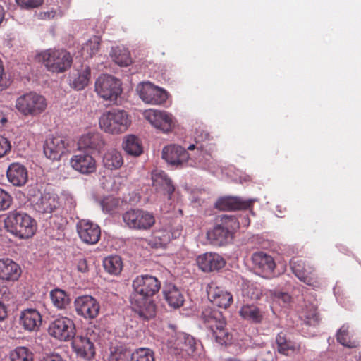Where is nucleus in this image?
<instances>
[{"mask_svg": "<svg viewBox=\"0 0 361 361\" xmlns=\"http://www.w3.org/2000/svg\"><path fill=\"white\" fill-rule=\"evenodd\" d=\"M133 292L130 303L139 317L148 321L156 315V305L152 300L161 288V281L149 274L136 276L132 284Z\"/></svg>", "mask_w": 361, "mask_h": 361, "instance_id": "nucleus-1", "label": "nucleus"}, {"mask_svg": "<svg viewBox=\"0 0 361 361\" xmlns=\"http://www.w3.org/2000/svg\"><path fill=\"white\" fill-rule=\"evenodd\" d=\"M5 226L8 232L20 238L32 237L36 231L35 221L27 214L20 211L8 214Z\"/></svg>", "mask_w": 361, "mask_h": 361, "instance_id": "nucleus-2", "label": "nucleus"}, {"mask_svg": "<svg viewBox=\"0 0 361 361\" xmlns=\"http://www.w3.org/2000/svg\"><path fill=\"white\" fill-rule=\"evenodd\" d=\"M131 120L124 110L113 109L104 112L99 118V124L106 133L118 135L125 133L130 126Z\"/></svg>", "mask_w": 361, "mask_h": 361, "instance_id": "nucleus-3", "label": "nucleus"}, {"mask_svg": "<svg viewBox=\"0 0 361 361\" xmlns=\"http://www.w3.org/2000/svg\"><path fill=\"white\" fill-rule=\"evenodd\" d=\"M48 71L54 73H63L68 69L73 59L69 52L64 49H48L38 56Z\"/></svg>", "mask_w": 361, "mask_h": 361, "instance_id": "nucleus-4", "label": "nucleus"}, {"mask_svg": "<svg viewBox=\"0 0 361 361\" xmlns=\"http://www.w3.org/2000/svg\"><path fill=\"white\" fill-rule=\"evenodd\" d=\"M16 108L24 116H35L46 109V99L40 94L30 92L16 99Z\"/></svg>", "mask_w": 361, "mask_h": 361, "instance_id": "nucleus-5", "label": "nucleus"}, {"mask_svg": "<svg viewBox=\"0 0 361 361\" xmlns=\"http://www.w3.org/2000/svg\"><path fill=\"white\" fill-rule=\"evenodd\" d=\"M123 221L130 229L148 231L155 224L153 213L141 209H131L123 214Z\"/></svg>", "mask_w": 361, "mask_h": 361, "instance_id": "nucleus-6", "label": "nucleus"}, {"mask_svg": "<svg viewBox=\"0 0 361 361\" xmlns=\"http://www.w3.org/2000/svg\"><path fill=\"white\" fill-rule=\"evenodd\" d=\"M95 91L105 100L116 101L122 92L121 83L111 75H102L95 82Z\"/></svg>", "mask_w": 361, "mask_h": 361, "instance_id": "nucleus-7", "label": "nucleus"}, {"mask_svg": "<svg viewBox=\"0 0 361 361\" xmlns=\"http://www.w3.org/2000/svg\"><path fill=\"white\" fill-rule=\"evenodd\" d=\"M49 334L61 341H68L75 335L74 322L67 317H61L54 319L49 326Z\"/></svg>", "mask_w": 361, "mask_h": 361, "instance_id": "nucleus-8", "label": "nucleus"}, {"mask_svg": "<svg viewBox=\"0 0 361 361\" xmlns=\"http://www.w3.org/2000/svg\"><path fill=\"white\" fill-rule=\"evenodd\" d=\"M136 92L145 103L152 105L162 104L168 97L167 92L164 90L149 82L138 84Z\"/></svg>", "mask_w": 361, "mask_h": 361, "instance_id": "nucleus-9", "label": "nucleus"}, {"mask_svg": "<svg viewBox=\"0 0 361 361\" xmlns=\"http://www.w3.org/2000/svg\"><path fill=\"white\" fill-rule=\"evenodd\" d=\"M143 116L153 127L164 133L171 131L175 126L172 114L165 111L150 109L145 110Z\"/></svg>", "mask_w": 361, "mask_h": 361, "instance_id": "nucleus-10", "label": "nucleus"}, {"mask_svg": "<svg viewBox=\"0 0 361 361\" xmlns=\"http://www.w3.org/2000/svg\"><path fill=\"white\" fill-rule=\"evenodd\" d=\"M290 266L293 273L299 280L309 286L316 283L315 269L307 261L293 257L290 261Z\"/></svg>", "mask_w": 361, "mask_h": 361, "instance_id": "nucleus-11", "label": "nucleus"}, {"mask_svg": "<svg viewBox=\"0 0 361 361\" xmlns=\"http://www.w3.org/2000/svg\"><path fill=\"white\" fill-rule=\"evenodd\" d=\"M75 307L78 315L90 319L96 318L100 310L99 303L90 295L77 298L75 300Z\"/></svg>", "mask_w": 361, "mask_h": 361, "instance_id": "nucleus-12", "label": "nucleus"}, {"mask_svg": "<svg viewBox=\"0 0 361 361\" xmlns=\"http://www.w3.org/2000/svg\"><path fill=\"white\" fill-rule=\"evenodd\" d=\"M68 140L63 136H53L46 140L44 152L51 160H59L68 147Z\"/></svg>", "mask_w": 361, "mask_h": 361, "instance_id": "nucleus-13", "label": "nucleus"}, {"mask_svg": "<svg viewBox=\"0 0 361 361\" xmlns=\"http://www.w3.org/2000/svg\"><path fill=\"white\" fill-rule=\"evenodd\" d=\"M71 168L83 175H90L97 171V161L90 154L80 152L71 157L69 161Z\"/></svg>", "mask_w": 361, "mask_h": 361, "instance_id": "nucleus-14", "label": "nucleus"}, {"mask_svg": "<svg viewBox=\"0 0 361 361\" xmlns=\"http://www.w3.org/2000/svg\"><path fill=\"white\" fill-rule=\"evenodd\" d=\"M222 221V224L216 225L212 231L207 232L208 239L215 245H224L231 235L229 227L233 222L235 223V219L232 216H224Z\"/></svg>", "mask_w": 361, "mask_h": 361, "instance_id": "nucleus-15", "label": "nucleus"}, {"mask_svg": "<svg viewBox=\"0 0 361 361\" xmlns=\"http://www.w3.org/2000/svg\"><path fill=\"white\" fill-rule=\"evenodd\" d=\"M162 158L171 166H183L189 159L188 151L178 145H169L162 149Z\"/></svg>", "mask_w": 361, "mask_h": 361, "instance_id": "nucleus-16", "label": "nucleus"}, {"mask_svg": "<svg viewBox=\"0 0 361 361\" xmlns=\"http://www.w3.org/2000/svg\"><path fill=\"white\" fill-rule=\"evenodd\" d=\"M77 232L81 240L88 245L96 244L101 236L100 227L90 221L80 220L77 224Z\"/></svg>", "mask_w": 361, "mask_h": 361, "instance_id": "nucleus-17", "label": "nucleus"}, {"mask_svg": "<svg viewBox=\"0 0 361 361\" xmlns=\"http://www.w3.org/2000/svg\"><path fill=\"white\" fill-rule=\"evenodd\" d=\"M199 318L209 331H213L216 327H221L222 325L226 324L222 312L209 306L202 307Z\"/></svg>", "mask_w": 361, "mask_h": 361, "instance_id": "nucleus-18", "label": "nucleus"}, {"mask_svg": "<svg viewBox=\"0 0 361 361\" xmlns=\"http://www.w3.org/2000/svg\"><path fill=\"white\" fill-rule=\"evenodd\" d=\"M72 340V348L78 356L90 360L95 355L94 343L87 336L75 335Z\"/></svg>", "mask_w": 361, "mask_h": 361, "instance_id": "nucleus-19", "label": "nucleus"}, {"mask_svg": "<svg viewBox=\"0 0 361 361\" xmlns=\"http://www.w3.org/2000/svg\"><path fill=\"white\" fill-rule=\"evenodd\" d=\"M209 300L215 305L226 309L233 302V295L224 288L217 286L214 283L207 287Z\"/></svg>", "mask_w": 361, "mask_h": 361, "instance_id": "nucleus-20", "label": "nucleus"}, {"mask_svg": "<svg viewBox=\"0 0 361 361\" xmlns=\"http://www.w3.org/2000/svg\"><path fill=\"white\" fill-rule=\"evenodd\" d=\"M197 264L202 271L211 272L222 269L225 266L226 262L219 254L206 252L197 257Z\"/></svg>", "mask_w": 361, "mask_h": 361, "instance_id": "nucleus-21", "label": "nucleus"}, {"mask_svg": "<svg viewBox=\"0 0 361 361\" xmlns=\"http://www.w3.org/2000/svg\"><path fill=\"white\" fill-rule=\"evenodd\" d=\"M175 338L168 341L169 348L180 351H185L187 355H190L195 350L196 342L195 338L185 333H176Z\"/></svg>", "mask_w": 361, "mask_h": 361, "instance_id": "nucleus-22", "label": "nucleus"}, {"mask_svg": "<svg viewBox=\"0 0 361 361\" xmlns=\"http://www.w3.org/2000/svg\"><path fill=\"white\" fill-rule=\"evenodd\" d=\"M106 145L103 135L96 131L88 132L81 135L78 140L80 148L100 152Z\"/></svg>", "mask_w": 361, "mask_h": 361, "instance_id": "nucleus-23", "label": "nucleus"}, {"mask_svg": "<svg viewBox=\"0 0 361 361\" xmlns=\"http://www.w3.org/2000/svg\"><path fill=\"white\" fill-rule=\"evenodd\" d=\"M253 200H244L238 197H225L219 198L215 204L216 208L223 211L241 210L250 208Z\"/></svg>", "mask_w": 361, "mask_h": 361, "instance_id": "nucleus-24", "label": "nucleus"}, {"mask_svg": "<svg viewBox=\"0 0 361 361\" xmlns=\"http://www.w3.org/2000/svg\"><path fill=\"white\" fill-rule=\"evenodd\" d=\"M6 176L9 183L13 186L21 187L28 180L27 170L25 166L19 163H12L6 171Z\"/></svg>", "mask_w": 361, "mask_h": 361, "instance_id": "nucleus-25", "label": "nucleus"}, {"mask_svg": "<svg viewBox=\"0 0 361 361\" xmlns=\"http://www.w3.org/2000/svg\"><path fill=\"white\" fill-rule=\"evenodd\" d=\"M252 260L255 268L260 270L262 274L266 276H270L273 274L276 268L274 258L264 252H255L252 256Z\"/></svg>", "mask_w": 361, "mask_h": 361, "instance_id": "nucleus-26", "label": "nucleus"}, {"mask_svg": "<svg viewBox=\"0 0 361 361\" xmlns=\"http://www.w3.org/2000/svg\"><path fill=\"white\" fill-rule=\"evenodd\" d=\"M21 275L20 266L9 258L0 259V279L17 281Z\"/></svg>", "mask_w": 361, "mask_h": 361, "instance_id": "nucleus-27", "label": "nucleus"}, {"mask_svg": "<svg viewBox=\"0 0 361 361\" xmlns=\"http://www.w3.org/2000/svg\"><path fill=\"white\" fill-rule=\"evenodd\" d=\"M20 324L28 331L38 330L42 324V316L35 309H26L21 312Z\"/></svg>", "mask_w": 361, "mask_h": 361, "instance_id": "nucleus-28", "label": "nucleus"}, {"mask_svg": "<svg viewBox=\"0 0 361 361\" xmlns=\"http://www.w3.org/2000/svg\"><path fill=\"white\" fill-rule=\"evenodd\" d=\"M164 295L169 305L174 308L180 307L184 302V297L174 285L169 284L164 290Z\"/></svg>", "mask_w": 361, "mask_h": 361, "instance_id": "nucleus-29", "label": "nucleus"}, {"mask_svg": "<svg viewBox=\"0 0 361 361\" xmlns=\"http://www.w3.org/2000/svg\"><path fill=\"white\" fill-rule=\"evenodd\" d=\"M276 342L278 352L285 355H292L300 350V345L287 340L283 333H279L277 335Z\"/></svg>", "mask_w": 361, "mask_h": 361, "instance_id": "nucleus-30", "label": "nucleus"}, {"mask_svg": "<svg viewBox=\"0 0 361 361\" xmlns=\"http://www.w3.org/2000/svg\"><path fill=\"white\" fill-rule=\"evenodd\" d=\"M102 162L105 168L114 170L121 167L123 164V159L120 152L112 149L104 154Z\"/></svg>", "mask_w": 361, "mask_h": 361, "instance_id": "nucleus-31", "label": "nucleus"}, {"mask_svg": "<svg viewBox=\"0 0 361 361\" xmlns=\"http://www.w3.org/2000/svg\"><path fill=\"white\" fill-rule=\"evenodd\" d=\"M152 180L153 185L156 187H162L166 192L169 199H170L175 190V188L166 173L163 171L154 172L152 173Z\"/></svg>", "mask_w": 361, "mask_h": 361, "instance_id": "nucleus-32", "label": "nucleus"}, {"mask_svg": "<svg viewBox=\"0 0 361 361\" xmlns=\"http://www.w3.org/2000/svg\"><path fill=\"white\" fill-rule=\"evenodd\" d=\"M239 313L243 319L256 324L262 322L264 318L262 312L253 305H244Z\"/></svg>", "mask_w": 361, "mask_h": 361, "instance_id": "nucleus-33", "label": "nucleus"}, {"mask_svg": "<svg viewBox=\"0 0 361 361\" xmlns=\"http://www.w3.org/2000/svg\"><path fill=\"white\" fill-rule=\"evenodd\" d=\"M57 204L55 197L49 194H45L36 202L35 209L39 213L49 214L54 211Z\"/></svg>", "mask_w": 361, "mask_h": 361, "instance_id": "nucleus-34", "label": "nucleus"}, {"mask_svg": "<svg viewBox=\"0 0 361 361\" xmlns=\"http://www.w3.org/2000/svg\"><path fill=\"white\" fill-rule=\"evenodd\" d=\"M50 299L54 306L58 310L66 309L71 302L67 293L59 288H55L50 292Z\"/></svg>", "mask_w": 361, "mask_h": 361, "instance_id": "nucleus-35", "label": "nucleus"}, {"mask_svg": "<svg viewBox=\"0 0 361 361\" xmlns=\"http://www.w3.org/2000/svg\"><path fill=\"white\" fill-rule=\"evenodd\" d=\"M103 267L106 272L117 276L123 269V261L118 255H111L104 258Z\"/></svg>", "mask_w": 361, "mask_h": 361, "instance_id": "nucleus-36", "label": "nucleus"}, {"mask_svg": "<svg viewBox=\"0 0 361 361\" xmlns=\"http://www.w3.org/2000/svg\"><path fill=\"white\" fill-rule=\"evenodd\" d=\"M123 148L128 154L137 157L142 153V147L137 137L133 135L126 136L123 142Z\"/></svg>", "mask_w": 361, "mask_h": 361, "instance_id": "nucleus-37", "label": "nucleus"}, {"mask_svg": "<svg viewBox=\"0 0 361 361\" xmlns=\"http://www.w3.org/2000/svg\"><path fill=\"white\" fill-rule=\"evenodd\" d=\"M113 61L121 66H127L131 63V58L128 50L124 47H113L111 51Z\"/></svg>", "mask_w": 361, "mask_h": 361, "instance_id": "nucleus-38", "label": "nucleus"}, {"mask_svg": "<svg viewBox=\"0 0 361 361\" xmlns=\"http://www.w3.org/2000/svg\"><path fill=\"white\" fill-rule=\"evenodd\" d=\"M91 75L90 68L85 66L78 72L76 77L71 81V85L76 90H83L89 83Z\"/></svg>", "mask_w": 361, "mask_h": 361, "instance_id": "nucleus-39", "label": "nucleus"}, {"mask_svg": "<svg viewBox=\"0 0 361 361\" xmlns=\"http://www.w3.org/2000/svg\"><path fill=\"white\" fill-rule=\"evenodd\" d=\"M11 361H34V353L28 348L18 346L10 353Z\"/></svg>", "mask_w": 361, "mask_h": 361, "instance_id": "nucleus-40", "label": "nucleus"}, {"mask_svg": "<svg viewBox=\"0 0 361 361\" xmlns=\"http://www.w3.org/2000/svg\"><path fill=\"white\" fill-rule=\"evenodd\" d=\"M242 295L250 300H258L261 295V290L249 281L242 279L241 284Z\"/></svg>", "mask_w": 361, "mask_h": 361, "instance_id": "nucleus-41", "label": "nucleus"}, {"mask_svg": "<svg viewBox=\"0 0 361 361\" xmlns=\"http://www.w3.org/2000/svg\"><path fill=\"white\" fill-rule=\"evenodd\" d=\"M226 326V324L222 325L221 327H216L213 331H210L216 342L221 345H228L232 339V336L228 333Z\"/></svg>", "mask_w": 361, "mask_h": 361, "instance_id": "nucleus-42", "label": "nucleus"}, {"mask_svg": "<svg viewBox=\"0 0 361 361\" xmlns=\"http://www.w3.org/2000/svg\"><path fill=\"white\" fill-rule=\"evenodd\" d=\"M132 353L127 348L119 346L113 348L111 350L109 361H129L131 360Z\"/></svg>", "mask_w": 361, "mask_h": 361, "instance_id": "nucleus-43", "label": "nucleus"}, {"mask_svg": "<svg viewBox=\"0 0 361 361\" xmlns=\"http://www.w3.org/2000/svg\"><path fill=\"white\" fill-rule=\"evenodd\" d=\"M131 361H155L154 353L148 348H140L131 354Z\"/></svg>", "mask_w": 361, "mask_h": 361, "instance_id": "nucleus-44", "label": "nucleus"}, {"mask_svg": "<svg viewBox=\"0 0 361 361\" xmlns=\"http://www.w3.org/2000/svg\"><path fill=\"white\" fill-rule=\"evenodd\" d=\"M101 38L98 36H93L91 37L82 48V55L85 53L90 57L95 55L99 49Z\"/></svg>", "mask_w": 361, "mask_h": 361, "instance_id": "nucleus-45", "label": "nucleus"}, {"mask_svg": "<svg viewBox=\"0 0 361 361\" xmlns=\"http://www.w3.org/2000/svg\"><path fill=\"white\" fill-rule=\"evenodd\" d=\"M336 338L338 343H340L343 346L348 348H355L356 346L355 342L350 341L348 335V326H342L341 328L338 330Z\"/></svg>", "mask_w": 361, "mask_h": 361, "instance_id": "nucleus-46", "label": "nucleus"}, {"mask_svg": "<svg viewBox=\"0 0 361 361\" xmlns=\"http://www.w3.org/2000/svg\"><path fill=\"white\" fill-rule=\"evenodd\" d=\"M119 205L118 199L114 197H106L101 202V206L104 212L106 213L114 212Z\"/></svg>", "mask_w": 361, "mask_h": 361, "instance_id": "nucleus-47", "label": "nucleus"}, {"mask_svg": "<svg viewBox=\"0 0 361 361\" xmlns=\"http://www.w3.org/2000/svg\"><path fill=\"white\" fill-rule=\"evenodd\" d=\"M13 198L11 195L2 188H0V211L8 209L11 205Z\"/></svg>", "mask_w": 361, "mask_h": 361, "instance_id": "nucleus-48", "label": "nucleus"}, {"mask_svg": "<svg viewBox=\"0 0 361 361\" xmlns=\"http://www.w3.org/2000/svg\"><path fill=\"white\" fill-rule=\"evenodd\" d=\"M16 2L21 8L30 9L40 6L44 0H16Z\"/></svg>", "mask_w": 361, "mask_h": 361, "instance_id": "nucleus-49", "label": "nucleus"}, {"mask_svg": "<svg viewBox=\"0 0 361 361\" xmlns=\"http://www.w3.org/2000/svg\"><path fill=\"white\" fill-rule=\"evenodd\" d=\"M319 319L317 310L314 309L305 315V321L310 326H316L319 324Z\"/></svg>", "mask_w": 361, "mask_h": 361, "instance_id": "nucleus-50", "label": "nucleus"}, {"mask_svg": "<svg viewBox=\"0 0 361 361\" xmlns=\"http://www.w3.org/2000/svg\"><path fill=\"white\" fill-rule=\"evenodd\" d=\"M11 149L10 141L0 135V158L6 156Z\"/></svg>", "mask_w": 361, "mask_h": 361, "instance_id": "nucleus-51", "label": "nucleus"}, {"mask_svg": "<svg viewBox=\"0 0 361 361\" xmlns=\"http://www.w3.org/2000/svg\"><path fill=\"white\" fill-rule=\"evenodd\" d=\"M76 268L81 273H87L89 271L87 262L84 257H79L75 261Z\"/></svg>", "mask_w": 361, "mask_h": 361, "instance_id": "nucleus-52", "label": "nucleus"}, {"mask_svg": "<svg viewBox=\"0 0 361 361\" xmlns=\"http://www.w3.org/2000/svg\"><path fill=\"white\" fill-rule=\"evenodd\" d=\"M56 15V11L51 9V11L39 13L37 17L40 20H51L54 18Z\"/></svg>", "mask_w": 361, "mask_h": 361, "instance_id": "nucleus-53", "label": "nucleus"}, {"mask_svg": "<svg viewBox=\"0 0 361 361\" xmlns=\"http://www.w3.org/2000/svg\"><path fill=\"white\" fill-rule=\"evenodd\" d=\"M42 361H67L59 353H49L47 354L42 360Z\"/></svg>", "mask_w": 361, "mask_h": 361, "instance_id": "nucleus-54", "label": "nucleus"}, {"mask_svg": "<svg viewBox=\"0 0 361 361\" xmlns=\"http://www.w3.org/2000/svg\"><path fill=\"white\" fill-rule=\"evenodd\" d=\"M8 316V307L0 301V322L4 321Z\"/></svg>", "mask_w": 361, "mask_h": 361, "instance_id": "nucleus-55", "label": "nucleus"}, {"mask_svg": "<svg viewBox=\"0 0 361 361\" xmlns=\"http://www.w3.org/2000/svg\"><path fill=\"white\" fill-rule=\"evenodd\" d=\"M4 68L3 66L2 61L0 59V89H3L6 86V83L4 80Z\"/></svg>", "mask_w": 361, "mask_h": 361, "instance_id": "nucleus-56", "label": "nucleus"}, {"mask_svg": "<svg viewBox=\"0 0 361 361\" xmlns=\"http://www.w3.org/2000/svg\"><path fill=\"white\" fill-rule=\"evenodd\" d=\"M8 120L4 114L3 111L0 109V129L3 128L6 124Z\"/></svg>", "mask_w": 361, "mask_h": 361, "instance_id": "nucleus-57", "label": "nucleus"}, {"mask_svg": "<svg viewBox=\"0 0 361 361\" xmlns=\"http://www.w3.org/2000/svg\"><path fill=\"white\" fill-rule=\"evenodd\" d=\"M278 298L282 300L285 303H288L290 301V296L286 293H279Z\"/></svg>", "mask_w": 361, "mask_h": 361, "instance_id": "nucleus-58", "label": "nucleus"}, {"mask_svg": "<svg viewBox=\"0 0 361 361\" xmlns=\"http://www.w3.org/2000/svg\"><path fill=\"white\" fill-rule=\"evenodd\" d=\"M4 18V10L3 6H0V24L2 23Z\"/></svg>", "mask_w": 361, "mask_h": 361, "instance_id": "nucleus-59", "label": "nucleus"}, {"mask_svg": "<svg viewBox=\"0 0 361 361\" xmlns=\"http://www.w3.org/2000/svg\"><path fill=\"white\" fill-rule=\"evenodd\" d=\"M70 2V0H61V3L65 5H68Z\"/></svg>", "mask_w": 361, "mask_h": 361, "instance_id": "nucleus-60", "label": "nucleus"}, {"mask_svg": "<svg viewBox=\"0 0 361 361\" xmlns=\"http://www.w3.org/2000/svg\"><path fill=\"white\" fill-rule=\"evenodd\" d=\"M195 149V145H190L188 147V149L189 150H192Z\"/></svg>", "mask_w": 361, "mask_h": 361, "instance_id": "nucleus-61", "label": "nucleus"}, {"mask_svg": "<svg viewBox=\"0 0 361 361\" xmlns=\"http://www.w3.org/2000/svg\"><path fill=\"white\" fill-rule=\"evenodd\" d=\"M267 355H268L269 357H270V358L271 357V353H267Z\"/></svg>", "mask_w": 361, "mask_h": 361, "instance_id": "nucleus-62", "label": "nucleus"}, {"mask_svg": "<svg viewBox=\"0 0 361 361\" xmlns=\"http://www.w3.org/2000/svg\"><path fill=\"white\" fill-rule=\"evenodd\" d=\"M360 360H361V354L360 355Z\"/></svg>", "mask_w": 361, "mask_h": 361, "instance_id": "nucleus-63", "label": "nucleus"}]
</instances>
